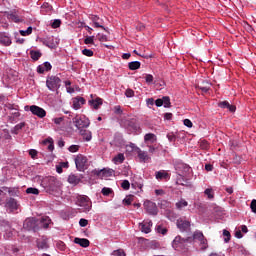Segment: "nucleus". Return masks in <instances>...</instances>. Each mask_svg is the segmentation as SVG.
<instances>
[{
	"label": "nucleus",
	"mask_w": 256,
	"mask_h": 256,
	"mask_svg": "<svg viewBox=\"0 0 256 256\" xmlns=\"http://www.w3.org/2000/svg\"><path fill=\"white\" fill-rule=\"evenodd\" d=\"M75 205L79 207L80 213H89V211L93 209V202H91V198L86 195L77 196Z\"/></svg>",
	"instance_id": "1"
},
{
	"label": "nucleus",
	"mask_w": 256,
	"mask_h": 256,
	"mask_svg": "<svg viewBox=\"0 0 256 256\" xmlns=\"http://www.w3.org/2000/svg\"><path fill=\"white\" fill-rule=\"evenodd\" d=\"M41 185L48 193H59V182L55 177L48 176L43 178Z\"/></svg>",
	"instance_id": "2"
},
{
	"label": "nucleus",
	"mask_w": 256,
	"mask_h": 256,
	"mask_svg": "<svg viewBox=\"0 0 256 256\" xmlns=\"http://www.w3.org/2000/svg\"><path fill=\"white\" fill-rule=\"evenodd\" d=\"M73 123H74L75 127L78 129V131L87 129V127H89V125H91L89 118H87L85 115H76L73 118Z\"/></svg>",
	"instance_id": "3"
},
{
	"label": "nucleus",
	"mask_w": 256,
	"mask_h": 256,
	"mask_svg": "<svg viewBox=\"0 0 256 256\" xmlns=\"http://www.w3.org/2000/svg\"><path fill=\"white\" fill-rule=\"evenodd\" d=\"M46 87L49 91H59L61 88V78L58 76H48L46 79Z\"/></svg>",
	"instance_id": "4"
},
{
	"label": "nucleus",
	"mask_w": 256,
	"mask_h": 256,
	"mask_svg": "<svg viewBox=\"0 0 256 256\" xmlns=\"http://www.w3.org/2000/svg\"><path fill=\"white\" fill-rule=\"evenodd\" d=\"M194 241L199 242V247L202 251H205V249L209 248V243L207 242V238H205V235H203V232L197 230L193 234Z\"/></svg>",
	"instance_id": "5"
},
{
	"label": "nucleus",
	"mask_w": 256,
	"mask_h": 256,
	"mask_svg": "<svg viewBox=\"0 0 256 256\" xmlns=\"http://www.w3.org/2000/svg\"><path fill=\"white\" fill-rule=\"evenodd\" d=\"M75 165L78 171H85L87 169V157L83 154H78L75 157Z\"/></svg>",
	"instance_id": "6"
},
{
	"label": "nucleus",
	"mask_w": 256,
	"mask_h": 256,
	"mask_svg": "<svg viewBox=\"0 0 256 256\" xmlns=\"http://www.w3.org/2000/svg\"><path fill=\"white\" fill-rule=\"evenodd\" d=\"M174 167L178 175H187L191 171V167L182 161H176Z\"/></svg>",
	"instance_id": "7"
},
{
	"label": "nucleus",
	"mask_w": 256,
	"mask_h": 256,
	"mask_svg": "<svg viewBox=\"0 0 256 256\" xmlns=\"http://www.w3.org/2000/svg\"><path fill=\"white\" fill-rule=\"evenodd\" d=\"M29 110L31 111L32 115H36V117H39V119H43L47 116V111L37 105L30 106Z\"/></svg>",
	"instance_id": "8"
},
{
	"label": "nucleus",
	"mask_w": 256,
	"mask_h": 256,
	"mask_svg": "<svg viewBox=\"0 0 256 256\" xmlns=\"http://www.w3.org/2000/svg\"><path fill=\"white\" fill-rule=\"evenodd\" d=\"M12 43L11 36L7 34V32H0V45L3 47H11Z\"/></svg>",
	"instance_id": "9"
},
{
	"label": "nucleus",
	"mask_w": 256,
	"mask_h": 256,
	"mask_svg": "<svg viewBox=\"0 0 256 256\" xmlns=\"http://www.w3.org/2000/svg\"><path fill=\"white\" fill-rule=\"evenodd\" d=\"M144 207L149 215H157V204H155V202L146 200L144 202Z\"/></svg>",
	"instance_id": "10"
},
{
	"label": "nucleus",
	"mask_w": 256,
	"mask_h": 256,
	"mask_svg": "<svg viewBox=\"0 0 256 256\" xmlns=\"http://www.w3.org/2000/svg\"><path fill=\"white\" fill-rule=\"evenodd\" d=\"M186 243H187V240L181 238V236H176L172 242V247L176 251H179V249H183L185 247Z\"/></svg>",
	"instance_id": "11"
},
{
	"label": "nucleus",
	"mask_w": 256,
	"mask_h": 256,
	"mask_svg": "<svg viewBox=\"0 0 256 256\" xmlns=\"http://www.w3.org/2000/svg\"><path fill=\"white\" fill-rule=\"evenodd\" d=\"M86 100L85 98L78 96L75 98H72V108L75 109V111H79L83 105H85Z\"/></svg>",
	"instance_id": "12"
},
{
	"label": "nucleus",
	"mask_w": 256,
	"mask_h": 256,
	"mask_svg": "<svg viewBox=\"0 0 256 256\" xmlns=\"http://www.w3.org/2000/svg\"><path fill=\"white\" fill-rule=\"evenodd\" d=\"M40 41L45 45V47H49V49H55L57 47V43L53 36L42 38Z\"/></svg>",
	"instance_id": "13"
},
{
	"label": "nucleus",
	"mask_w": 256,
	"mask_h": 256,
	"mask_svg": "<svg viewBox=\"0 0 256 256\" xmlns=\"http://www.w3.org/2000/svg\"><path fill=\"white\" fill-rule=\"evenodd\" d=\"M140 230L142 233H151V228L153 227V222L149 219L144 220L142 223L139 224Z\"/></svg>",
	"instance_id": "14"
},
{
	"label": "nucleus",
	"mask_w": 256,
	"mask_h": 256,
	"mask_svg": "<svg viewBox=\"0 0 256 256\" xmlns=\"http://www.w3.org/2000/svg\"><path fill=\"white\" fill-rule=\"evenodd\" d=\"M136 152H137L140 163H147V161L151 160V157L149 156V154L141 150V148H136Z\"/></svg>",
	"instance_id": "15"
},
{
	"label": "nucleus",
	"mask_w": 256,
	"mask_h": 256,
	"mask_svg": "<svg viewBox=\"0 0 256 256\" xmlns=\"http://www.w3.org/2000/svg\"><path fill=\"white\" fill-rule=\"evenodd\" d=\"M53 69V66L51 65L50 62H44L43 64H40L37 67V73L40 75H43V73H47V71H51Z\"/></svg>",
	"instance_id": "16"
},
{
	"label": "nucleus",
	"mask_w": 256,
	"mask_h": 256,
	"mask_svg": "<svg viewBox=\"0 0 256 256\" xmlns=\"http://www.w3.org/2000/svg\"><path fill=\"white\" fill-rule=\"evenodd\" d=\"M90 19L93 23V27L101 28L104 29V31H106L105 26H103V19L99 18V16L96 15H92Z\"/></svg>",
	"instance_id": "17"
},
{
	"label": "nucleus",
	"mask_w": 256,
	"mask_h": 256,
	"mask_svg": "<svg viewBox=\"0 0 256 256\" xmlns=\"http://www.w3.org/2000/svg\"><path fill=\"white\" fill-rule=\"evenodd\" d=\"M37 247L38 249H49V239L47 237L42 236L40 239L37 240Z\"/></svg>",
	"instance_id": "18"
},
{
	"label": "nucleus",
	"mask_w": 256,
	"mask_h": 256,
	"mask_svg": "<svg viewBox=\"0 0 256 256\" xmlns=\"http://www.w3.org/2000/svg\"><path fill=\"white\" fill-rule=\"evenodd\" d=\"M37 225V222H35L34 218H27L24 223H23V227L24 229H26L27 231H31V229H35V226Z\"/></svg>",
	"instance_id": "19"
},
{
	"label": "nucleus",
	"mask_w": 256,
	"mask_h": 256,
	"mask_svg": "<svg viewBox=\"0 0 256 256\" xmlns=\"http://www.w3.org/2000/svg\"><path fill=\"white\" fill-rule=\"evenodd\" d=\"M177 227L180 229V231H187L189 227H191V222L183 219L177 220Z\"/></svg>",
	"instance_id": "20"
},
{
	"label": "nucleus",
	"mask_w": 256,
	"mask_h": 256,
	"mask_svg": "<svg viewBox=\"0 0 256 256\" xmlns=\"http://www.w3.org/2000/svg\"><path fill=\"white\" fill-rule=\"evenodd\" d=\"M79 133H80L81 137H83V139L86 142H89V141H91V139H93V133H91L90 130H87L84 128L82 130H79Z\"/></svg>",
	"instance_id": "21"
},
{
	"label": "nucleus",
	"mask_w": 256,
	"mask_h": 256,
	"mask_svg": "<svg viewBox=\"0 0 256 256\" xmlns=\"http://www.w3.org/2000/svg\"><path fill=\"white\" fill-rule=\"evenodd\" d=\"M6 207L10 211H17V208H18L17 200H15L14 198H9L6 202Z\"/></svg>",
	"instance_id": "22"
},
{
	"label": "nucleus",
	"mask_w": 256,
	"mask_h": 256,
	"mask_svg": "<svg viewBox=\"0 0 256 256\" xmlns=\"http://www.w3.org/2000/svg\"><path fill=\"white\" fill-rule=\"evenodd\" d=\"M114 174H115V170L111 168H104L99 172L100 177H104V178L113 177Z\"/></svg>",
	"instance_id": "23"
},
{
	"label": "nucleus",
	"mask_w": 256,
	"mask_h": 256,
	"mask_svg": "<svg viewBox=\"0 0 256 256\" xmlns=\"http://www.w3.org/2000/svg\"><path fill=\"white\" fill-rule=\"evenodd\" d=\"M89 105L92 106L93 109H99L101 105H103V99L96 98L88 101Z\"/></svg>",
	"instance_id": "24"
},
{
	"label": "nucleus",
	"mask_w": 256,
	"mask_h": 256,
	"mask_svg": "<svg viewBox=\"0 0 256 256\" xmlns=\"http://www.w3.org/2000/svg\"><path fill=\"white\" fill-rule=\"evenodd\" d=\"M155 178L158 181H163V179H169V173H167V171L165 170L157 171L155 174Z\"/></svg>",
	"instance_id": "25"
},
{
	"label": "nucleus",
	"mask_w": 256,
	"mask_h": 256,
	"mask_svg": "<svg viewBox=\"0 0 256 256\" xmlns=\"http://www.w3.org/2000/svg\"><path fill=\"white\" fill-rule=\"evenodd\" d=\"M218 107H220L221 109H228L229 111H231V113H234L235 111V106L229 104L228 101H222L218 104Z\"/></svg>",
	"instance_id": "26"
},
{
	"label": "nucleus",
	"mask_w": 256,
	"mask_h": 256,
	"mask_svg": "<svg viewBox=\"0 0 256 256\" xmlns=\"http://www.w3.org/2000/svg\"><path fill=\"white\" fill-rule=\"evenodd\" d=\"M145 143H156L157 142V135L153 133H147L144 136Z\"/></svg>",
	"instance_id": "27"
},
{
	"label": "nucleus",
	"mask_w": 256,
	"mask_h": 256,
	"mask_svg": "<svg viewBox=\"0 0 256 256\" xmlns=\"http://www.w3.org/2000/svg\"><path fill=\"white\" fill-rule=\"evenodd\" d=\"M42 53L41 50H31L30 51V57L32 59V61H39V59H41L42 57Z\"/></svg>",
	"instance_id": "28"
},
{
	"label": "nucleus",
	"mask_w": 256,
	"mask_h": 256,
	"mask_svg": "<svg viewBox=\"0 0 256 256\" xmlns=\"http://www.w3.org/2000/svg\"><path fill=\"white\" fill-rule=\"evenodd\" d=\"M74 243H76V245H80V247H89V240L86 238H75Z\"/></svg>",
	"instance_id": "29"
},
{
	"label": "nucleus",
	"mask_w": 256,
	"mask_h": 256,
	"mask_svg": "<svg viewBox=\"0 0 256 256\" xmlns=\"http://www.w3.org/2000/svg\"><path fill=\"white\" fill-rule=\"evenodd\" d=\"M81 182V178H79L77 175L71 174L68 176V183L70 185H79Z\"/></svg>",
	"instance_id": "30"
},
{
	"label": "nucleus",
	"mask_w": 256,
	"mask_h": 256,
	"mask_svg": "<svg viewBox=\"0 0 256 256\" xmlns=\"http://www.w3.org/2000/svg\"><path fill=\"white\" fill-rule=\"evenodd\" d=\"M123 161H125V154H123V153H119L118 155H116L113 158V163L115 165H119V164L123 163Z\"/></svg>",
	"instance_id": "31"
},
{
	"label": "nucleus",
	"mask_w": 256,
	"mask_h": 256,
	"mask_svg": "<svg viewBox=\"0 0 256 256\" xmlns=\"http://www.w3.org/2000/svg\"><path fill=\"white\" fill-rule=\"evenodd\" d=\"M128 68L130 69V71H137V69L141 68V62L132 61L128 64Z\"/></svg>",
	"instance_id": "32"
},
{
	"label": "nucleus",
	"mask_w": 256,
	"mask_h": 256,
	"mask_svg": "<svg viewBox=\"0 0 256 256\" xmlns=\"http://www.w3.org/2000/svg\"><path fill=\"white\" fill-rule=\"evenodd\" d=\"M176 184L185 186L187 185V180L185 179V174H178L176 178Z\"/></svg>",
	"instance_id": "33"
},
{
	"label": "nucleus",
	"mask_w": 256,
	"mask_h": 256,
	"mask_svg": "<svg viewBox=\"0 0 256 256\" xmlns=\"http://www.w3.org/2000/svg\"><path fill=\"white\" fill-rule=\"evenodd\" d=\"M8 18H9L11 21H13L14 23H21V22H23V19H21V18L19 17V15H17V13H15V12L10 13V14L8 15Z\"/></svg>",
	"instance_id": "34"
},
{
	"label": "nucleus",
	"mask_w": 256,
	"mask_h": 256,
	"mask_svg": "<svg viewBox=\"0 0 256 256\" xmlns=\"http://www.w3.org/2000/svg\"><path fill=\"white\" fill-rule=\"evenodd\" d=\"M187 205H189V203L185 199H180L176 203V209H179V211H181V209L187 207Z\"/></svg>",
	"instance_id": "35"
},
{
	"label": "nucleus",
	"mask_w": 256,
	"mask_h": 256,
	"mask_svg": "<svg viewBox=\"0 0 256 256\" xmlns=\"http://www.w3.org/2000/svg\"><path fill=\"white\" fill-rule=\"evenodd\" d=\"M204 195H206L208 199H214L215 198V192L213 191V188L205 189Z\"/></svg>",
	"instance_id": "36"
},
{
	"label": "nucleus",
	"mask_w": 256,
	"mask_h": 256,
	"mask_svg": "<svg viewBox=\"0 0 256 256\" xmlns=\"http://www.w3.org/2000/svg\"><path fill=\"white\" fill-rule=\"evenodd\" d=\"M204 85H198V89H201L203 93H207L211 89V84L209 82H203Z\"/></svg>",
	"instance_id": "37"
},
{
	"label": "nucleus",
	"mask_w": 256,
	"mask_h": 256,
	"mask_svg": "<svg viewBox=\"0 0 256 256\" xmlns=\"http://www.w3.org/2000/svg\"><path fill=\"white\" fill-rule=\"evenodd\" d=\"M19 33L22 37H27L33 33V27L29 26L26 30H20Z\"/></svg>",
	"instance_id": "38"
},
{
	"label": "nucleus",
	"mask_w": 256,
	"mask_h": 256,
	"mask_svg": "<svg viewBox=\"0 0 256 256\" xmlns=\"http://www.w3.org/2000/svg\"><path fill=\"white\" fill-rule=\"evenodd\" d=\"M85 45H95V36H87L84 39Z\"/></svg>",
	"instance_id": "39"
},
{
	"label": "nucleus",
	"mask_w": 256,
	"mask_h": 256,
	"mask_svg": "<svg viewBox=\"0 0 256 256\" xmlns=\"http://www.w3.org/2000/svg\"><path fill=\"white\" fill-rule=\"evenodd\" d=\"M162 104L165 108L171 107V99L168 96L162 97Z\"/></svg>",
	"instance_id": "40"
},
{
	"label": "nucleus",
	"mask_w": 256,
	"mask_h": 256,
	"mask_svg": "<svg viewBox=\"0 0 256 256\" xmlns=\"http://www.w3.org/2000/svg\"><path fill=\"white\" fill-rule=\"evenodd\" d=\"M26 193L28 195H39V189L30 187L26 189Z\"/></svg>",
	"instance_id": "41"
},
{
	"label": "nucleus",
	"mask_w": 256,
	"mask_h": 256,
	"mask_svg": "<svg viewBox=\"0 0 256 256\" xmlns=\"http://www.w3.org/2000/svg\"><path fill=\"white\" fill-rule=\"evenodd\" d=\"M224 242L229 243L231 241V232L229 230H223Z\"/></svg>",
	"instance_id": "42"
},
{
	"label": "nucleus",
	"mask_w": 256,
	"mask_h": 256,
	"mask_svg": "<svg viewBox=\"0 0 256 256\" xmlns=\"http://www.w3.org/2000/svg\"><path fill=\"white\" fill-rule=\"evenodd\" d=\"M144 79L148 85H153L154 77L151 74H145Z\"/></svg>",
	"instance_id": "43"
},
{
	"label": "nucleus",
	"mask_w": 256,
	"mask_h": 256,
	"mask_svg": "<svg viewBox=\"0 0 256 256\" xmlns=\"http://www.w3.org/2000/svg\"><path fill=\"white\" fill-rule=\"evenodd\" d=\"M101 193H102V195H104V197H109V195H111V193H113V189L104 187V188H102Z\"/></svg>",
	"instance_id": "44"
},
{
	"label": "nucleus",
	"mask_w": 256,
	"mask_h": 256,
	"mask_svg": "<svg viewBox=\"0 0 256 256\" xmlns=\"http://www.w3.org/2000/svg\"><path fill=\"white\" fill-rule=\"evenodd\" d=\"M121 187L122 189H124V191H129L131 183H129V180H123L121 183Z\"/></svg>",
	"instance_id": "45"
},
{
	"label": "nucleus",
	"mask_w": 256,
	"mask_h": 256,
	"mask_svg": "<svg viewBox=\"0 0 256 256\" xmlns=\"http://www.w3.org/2000/svg\"><path fill=\"white\" fill-rule=\"evenodd\" d=\"M82 55H85V57H93L94 52L91 49L85 48L82 50Z\"/></svg>",
	"instance_id": "46"
},
{
	"label": "nucleus",
	"mask_w": 256,
	"mask_h": 256,
	"mask_svg": "<svg viewBox=\"0 0 256 256\" xmlns=\"http://www.w3.org/2000/svg\"><path fill=\"white\" fill-rule=\"evenodd\" d=\"M131 185L133 189H140V191H143V182H133Z\"/></svg>",
	"instance_id": "47"
},
{
	"label": "nucleus",
	"mask_w": 256,
	"mask_h": 256,
	"mask_svg": "<svg viewBox=\"0 0 256 256\" xmlns=\"http://www.w3.org/2000/svg\"><path fill=\"white\" fill-rule=\"evenodd\" d=\"M80 147H81L80 145H71L68 148V151H70V153H77V151H79Z\"/></svg>",
	"instance_id": "48"
},
{
	"label": "nucleus",
	"mask_w": 256,
	"mask_h": 256,
	"mask_svg": "<svg viewBox=\"0 0 256 256\" xmlns=\"http://www.w3.org/2000/svg\"><path fill=\"white\" fill-rule=\"evenodd\" d=\"M52 121H53V123H55V125H61V123H63V121H65V117L53 118Z\"/></svg>",
	"instance_id": "49"
},
{
	"label": "nucleus",
	"mask_w": 256,
	"mask_h": 256,
	"mask_svg": "<svg viewBox=\"0 0 256 256\" xmlns=\"http://www.w3.org/2000/svg\"><path fill=\"white\" fill-rule=\"evenodd\" d=\"M51 27H52V29H57V28L61 27V20H59V19L54 20L51 24Z\"/></svg>",
	"instance_id": "50"
},
{
	"label": "nucleus",
	"mask_w": 256,
	"mask_h": 256,
	"mask_svg": "<svg viewBox=\"0 0 256 256\" xmlns=\"http://www.w3.org/2000/svg\"><path fill=\"white\" fill-rule=\"evenodd\" d=\"M133 203V196H127L123 200V205H131Z\"/></svg>",
	"instance_id": "51"
},
{
	"label": "nucleus",
	"mask_w": 256,
	"mask_h": 256,
	"mask_svg": "<svg viewBox=\"0 0 256 256\" xmlns=\"http://www.w3.org/2000/svg\"><path fill=\"white\" fill-rule=\"evenodd\" d=\"M125 96L128 98L135 97V91H133L132 89H127L125 91Z\"/></svg>",
	"instance_id": "52"
},
{
	"label": "nucleus",
	"mask_w": 256,
	"mask_h": 256,
	"mask_svg": "<svg viewBox=\"0 0 256 256\" xmlns=\"http://www.w3.org/2000/svg\"><path fill=\"white\" fill-rule=\"evenodd\" d=\"M79 225L80 227H87V225H89V221L85 218H82L79 220Z\"/></svg>",
	"instance_id": "53"
},
{
	"label": "nucleus",
	"mask_w": 256,
	"mask_h": 256,
	"mask_svg": "<svg viewBox=\"0 0 256 256\" xmlns=\"http://www.w3.org/2000/svg\"><path fill=\"white\" fill-rule=\"evenodd\" d=\"M29 155H30V157H32V159H37L38 152L35 149H30Z\"/></svg>",
	"instance_id": "54"
},
{
	"label": "nucleus",
	"mask_w": 256,
	"mask_h": 256,
	"mask_svg": "<svg viewBox=\"0 0 256 256\" xmlns=\"http://www.w3.org/2000/svg\"><path fill=\"white\" fill-rule=\"evenodd\" d=\"M114 113L116 115H123V110L121 109V107L119 105L114 107Z\"/></svg>",
	"instance_id": "55"
},
{
	"label": "nucleus",
	"mask_w": 256,
	"mask_h": 256,
	"mask_svg": "<svg viewBox=\"0 0 256 256\" xmlns=\"http://www.w3.org/2000/svg\"><path fill=\"white\" fill-rule=\"evenodd\" d=\"M20 117H21V113L19 111L12 112L11 118L13 119V121H15V119H19Z\"/></svg>",
	"instance_id": "56"
},
{
	"label": "nucleus",
	"mask_w": 256,
	"mask_h": 256,
	"mask_svg": "<svg viewBox=\"0 0 256 256\" xmlns=\"http://www.w3.org/2000/svg\"><path fill=\"white\" fill-rule=\"evenodd\" d=\"M113 255H115V256H126L125 251H123V250H121V249L115 250V251L113 252Z\"/></svg>",
	"instance_id": "57"
},
{
	"label": "nucleus",
	"mask_w": 256,
	"mask_h": 256,
	"mask_svg": "<svg viewBox=\"0 0 256 256\" xmlns=\"http://www.w3.org/2000/svg\"><path fill=\"white\" fill-rule=\"evenodd\" d=\"M183 123H184L185 127H188L189 129H191V127H193V122H191L189 119H184Z\"/></svg>",
	"instance_id": "58"
},
{
	"label": "nucleus",
	"mask_w": 256,
	"mask_h": 256,
	"mask_svg": "<svg viewBox=\"0 0 256 256\" xmlns=\"http://www.w3.org/2000/svg\"><path fill=\"white\" fill-rule=\"evenodd\" d=\"M8 195H11V196L17 195V189L8 187Z\"/></svg>",
	"instance_id": "59"
},
{
	"label": "nucleus",
	"mask_w": 256,
	"mask_h": 256,
	"mask_svg": "<svg viewBox=\"0 0 256 256\" xmlns=\"http://www.w3.org/2000/svg\"><path fill=\"white\" fill-rule=\"evenodd\" d=\"M250 209H251L252 213H256V200L255 199L251 201Z\"/></svg>",
	"instance_id": "60"
},
{
	"label": "nucleus",
	"mask_w": 256,
	"mask_h": 256,
	"mask_svg": "<svg viewBox=\"0 0 256 256\" xmlns=\"http://www.w3.org/2000/svg\"><path fill=\"white\" fill-rule=\"evenodd\" d=\"M0 193L7 195V193H9V187H7V186L0 187Z\"/></svg>",
	"instance_id": "61"
},
{
	"label": "nucleus",
	"mask_w": 256,
	"mask_h": 256,
	"mask_svg": "<svg viewBox=\"0 0 256 256\" xmlns=\"http://www.w3.org/2000/svg\"><path fill=\"white\" fill-rule=\"evenodd\" d=\"M158 233H161V235H165L167 233V229L162 228L161 226L157 227Z\"/></svg>",
	"instance_id": "62"
},
{
	"label": "nucleus",
	"mask_w": 256,
	"mask_h": 256,
	"mask_svg": "<svg viewBox=\"0 0 256 256\" xmlns=\"http://www.w3.org/2000/svg\"><path fill=\"white\" fill-rule=\"evenodd\" d=\"M155 105H156V107H163V99L162 98H158L155 101Z\"/></svg>",
	"instance_id": "63"
},
{
	"label": "nucleus",
	"mask_w": 256,
	"mask_h": 256,
	"mask_svg": "<svg viewBox=\"0 0 256 256\" xmlns=\"http://www.w3.org/2000/svg\"><path fill=\"white\" fill-rule=\"evenodd\" d=\"M235 238L236 239H243V233H241V230H238L235 232Z\"/></svg>",
	"instance_id": "64"
}]
</instances>
